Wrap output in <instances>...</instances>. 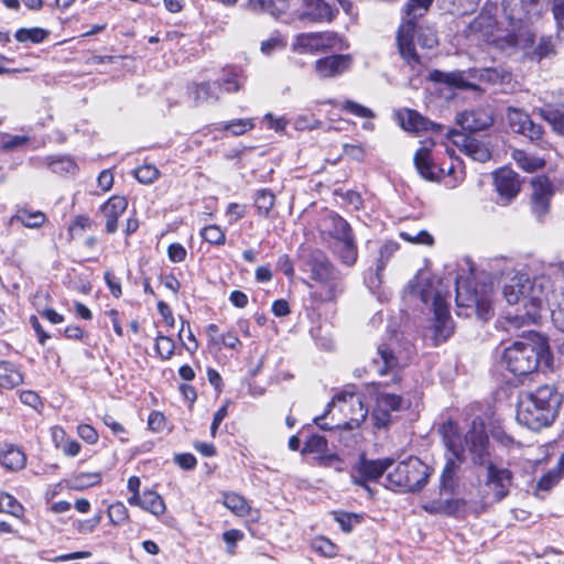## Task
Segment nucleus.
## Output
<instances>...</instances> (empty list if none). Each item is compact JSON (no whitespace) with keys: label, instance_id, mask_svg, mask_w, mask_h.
I'll return each mask as SVG.
<instances>
[{"label":"nucleus","instance_id":"c85d7f7f","mask_svg":"<svg viewBox=\"0 0 564 564\" xmlns=\"http://www.w3.org/2000/svg\"><path fill=\"white\" fill-rule=\"evenodd\" d=\"M511 3L520 6V9H512L511 21L514 22H532L542 13L540 0H512Z\"/></svg>","mask_w":564,"mask_h":564},{"label":"nucleus","instance_id":"e2e57ef3","mask_svg":"<svg viewBox=\"0 0 564 564\" xmlns=\"http://www.w3.org/2000/svg\"><path fill=\"white\" fill-rule=\"evenodd\" d=\"M400 237L403 240L413 242V243L427 245V246L433 243V237L425 230H421L415 235L410 234V232H401Z\"/></svg>","mask_w":564,"mask_h":564},{"label":"nucleus","instance_id":"393cba45","mask_svg":"<svg viewBox=\"0 0 564 564\" xmlns=\"http://www.w3.org/2000/svg\"><path fill=\"white\" fill-rule=\"evenodd\" d=\"M466 507V501L463 499H434L422 505L424 511L430 514H444L449 517H456Z\"/></svg>","mask_w":564,"mask_h":564},{"label":"nucleus","instance_id":"f8f14e48","mask_svg":"<svg viewBox=\"0 0 564 564\" xmlns=\"http://www.w3.org/2000/svg\"><path fill=\"white\" fill-rule=\"evenodd\" d=\"M408 361L409 356L395 352L392 344H381L377 348L376 357L372 358V368L380 376L391 372L393 375L392 382L398 383L401 380L398 371L404 367Z\"/></svg>","mask_w":564,"mask_h":564},{"label":"nucleus","instance_id":"f704fd0d","mask_svg":"<svg viewBox=\"0 0 564 564\" xmlns=\"http://www.w3.org/2000/svg\"><path fill=\"white\" fill-rule=\"evenodd\" d=\"M455 135L462 138L464 151L473 160L478 162H487L490 160L491 153L482 142L458 133Z\"/></svg>","mask_w":564,"mask_h":564},{"label":"nucleus","instance_id":"c9c22d12","mask_svg":"<svg viewBox=\"0 0 564 564\" xmlns=\"http://www.w3.org/2000/svg\"><path fill=\"white\" fill-rule=\"evenodd\" d=\"M290 1L291 0H248V7L252 11H262L276 17L289 9Z\"/></svg>","mask_w":564,"mask_h":564},{"label":"nucleus","instance_id":"6e6d98bb","mask_svg":"<svg viewBox=\"0 0 564 564\" xmlns=\"http://www.w3.org/2000/svg\"><path fill=\"white\" fill-rule=\"evenodd\" d=\"M2 134V151L10 152L21 147H24L29 142L26 135H12L9 133L1 132Z\"/></svg>","mask_w":564,"mask_h":564},{"label":"nucleus","instance_id":"58836bf2","mask_svg":"<svg viewBox=\"0 0 564 564\" xmlns=\"http://www.w3.org/2000/svg\"><path fill=\"white\" fill-rule=\"evenodd\" d=\"M539 115L552 127L558 134L564 135V109L547 106L539 109Z\"/></svg>","mask_w":564,"mask_h":564},{"label":"nucleus","instance_id":"0eeeda50","mask_svg":"<svg viewBox=\"0 0 564 564\" xmlns=\"http://www.w3.org/2000/svg\"><path fill=\"white\" fill-rule=\"evenodd\" d=\"M413 291L425 304L432 302L435 336L437 339L446 340L452 334L453 324L446 301L447 292L443 291L441 281H437L435 286L433 280H427L424 285L415 286Z\"/></svg>","mask_w":564,"mask_h":564},{"label":"nucleus","instance_id":"a18cd8bd","mask_svg":"<svg viewBox=\"0 0 564 564\" xmlns=\"http://www.w3.org/2000/svg\"><path fill=\"white\" fill-rule=\"evenodd\" d=\"M23 506L13 496L7 492L0 494V512L20 518L23 514Z\"/></svg>","mask_w":564,"mask_h":564},{"label":"nucleus","instance_id":"a19ab883","mask_svg":"<svg viewBox=\"0 0 564 564\" xmlns=\"http://www.w3.org/2000/svg\"><path fill=\"white\" fill-rule=\"evenodd\" d=\"M141 509L154 516H160L165 511V503L159 494L147 490L142 494Z\"/></svg>","mask_w":564,"mask_h":564},{"label":"nucleus","instance_id":"5701e85b","mask_svg":"<svg viewBox=\"0 0 564 564\" xmlns=\"http://www.w3.org/2000/svg\"><path fill=\"white\" fill-rule=\"evenodd\" d=\"M401 127L410 132L440 131L441 124L431 121L415 110L405 109L398 113Z\"/></svg>","mask_w":564,"mask_h":564},{"label":"nucleus","instance_id":"f03ea898","mask_svg":"<svg viewBox=\"0 0 564 564\" xmlns=\"http://www.w3.org/2000/svg\"><path fill=\"white\" fill-rule=\"evenodd\" d=\"M562 397L553 386H541L519 394L517 421L532 431L550 426L558 414Z\"/></svg>","mask_w":564,"mask_h":564},{"label":"nucleus","instance_id":"4468645a","mask_svg":"<svg viewBox=\"0 0 564 564\" xmlns=\"http://www.w3.org/2000/svg\"><path fill=\"white\" fill-rule=\"evenodd\" d=\"M391 464L392 460L389 458L370 460L361 456L358 464L352 469V482L364 487L369 495L372 496V490L367 482L379 479Z\"/></svg>","mask_w":564,"mask_h":564},{"label":"nucleus","instance_id":"412c9836","mask_svg":"<svg viewBox=\"0 0 564 564\" xmlns=\"http://www.w3.org/2000/svg\"><path fill=\"white\" fill-rule=\"evenodd\" d=\"M494 122L491 112L486 108L465 110L457 116V123L467 131L485 130Z\"/></svg>","mask_w":564,"mask_h":564},{"label":"nucleus","instance_id":"2eb2a0df","mask_svg":"<svg viewBox=\"0 0 564 564\" xmlns=\"http://www.w3.org/2000/svg\"><path fill=\"white\" fill-rule=\"evenodd\" d=\"M456 304L458 307H475L477 316L482 321H488L494 314L490 295L463 288L458 279H456Z\"/></svg>","mask_w":564,"mask_h":564},{"label":"nucleus","instance_id":"5fc2aeb1","mask_svg":"<svg viewBox=\"0 0 564 564\" xmlns=\"http://www.w3.org/2000/svg\"><path fill=\"white\" fill-rule=\"evenodd\" d=\"M333 514L340 529L346 533L351 532L354 525L360 521V516L355 513L335 511Z\"/></svg>","mask_w":564,"mask_h":564},{"label":"nucleus","instance_id":"a878e982","mask_svg":"<svg viewBox=\"0 0 564 564\" xmlns=\"http://www.w3.org/2000/svg\"><path fill=\"white\" fill-rule=\"evenodd\" d=\"M128 207V200L123 196H111L102 206L101 212L106 217V231L113 234L118 228V218Z\"/></svg>","mask_w":564,"mask_h":564},{"label":"nucleus","instance_id":"603ef678","mask_svg":"<svg viewBox=\"0 0 564 564\" xmlns=\"http://www.w3.org/2000/svg\"><path fill=\"white\" fill-rule=\"evenodd\" d=\"M555 54V45L552 36H541L534 48L533 55L536 59L550 57Z\"/></svg>","mask_w":564,"mask_h":564},{"label":"nucleus","instance_id":"dca6fc26","mask_svg":"<svg viewBox=\"0 0 564 564\" xmlns=\"http://www.w3.org/2000/svg\"><path fill=\"white\" fill-rule=\"evenodd\" d=\"M554 194L552 182L545 176L532 181L531 209L539 221H544L550 213V202Z\"/></svg>","mask_w":564,"mask_h":564},{"label":"nucleus","instance_id":"9d476101","mask_svg":"<svg viewBox=\"0 0 564 564\" xmlns=\"http://www.w3.org/2000/svg\"><path fill=\"white\" fill-rule=\"evenodd\" d=\"M335 405H339L340 412L349 416V421L345 422L349 427H358L365 421L368 414V409L362 402L360 394L354 392H341L336 394L333 400L327 404L325 413L314 419V423L322 430L333 431L334 426L324 423L326 414Z\"/></svg>","mask_w":564,"mask_h":564},{"label":"nucleus","instance_id":"b1692460","mask_svg":"<svg viewBox=\"0 0 564 564\" xmlns=\"http://www.w3.org/2000/svg\"><path fill=\"white\" fill-rule=\"evenodd\" d=\"M434 145L432 140L425 141L414 154V165L420 175L426 180L434 181L443 172L433 163L431 158V148Z\"/></svg>","mask_w":564,"mask_h":564},{"label":"nucleus","instance_id":"3c124183","mask_svg":"<svg viewBox=\"0 0 564 564\" xmlns=\"http://www.w3.org/2000/svg\"><path fill=\"white\" fill-rule=\"evenodd\" d=\"M107 514L113 525L123 524L129 517L128 509L122 502L110 505Z\"/></svg>","mask_w":564,"mask_h":564},{"label":"nucleus","instance_id":"774afa93","mask_svg":"<svg viewBox=\"0 0 564 564\" xmlns=\"http://www.w3.org/2000/svg\"><path fill=\"white\" fill-rule=\"evenodd\" d=\"M552 12L558 28H564V0H552Z\"/></svg>","mask_w":564,"mask_h":564},{"label":"nucleus","instance_id":"37998d69","mask_svg":"<svg viewBox=\"0 0 564 564\" xmlns=\"http://www.w3.org/2000/svg\"><path fill=\"white\" fill-rule=\"evenodd\" d=\"M275 203L274 194L267 188L259 189L254 196V205L258 214L268 217Z\"/></svg>","mask_w":564,"mask_h":564},{"label":"nucleus","instance_id":"680f3d73","mask_svg":"<svg viewBox=\"0 0 564 564\" xmlns=\"http://www.w3.org/2000/svg\"><path fill=\"white\" fill-rule=\"evenodd\" d=\"M313 546L317 552L327 557H334L337 554V546L325 538L315 540Z\"/></svg>","mask_w":564,"mask_h":564},{"label":"nucleus","instance_id":"de8ad7c7","mask_svg":"<svg viewBox=\"0 0 564 564\" xmlns=\"http://www.w3.org/2000/svg\"><path fill=\"white\" fill-rule=\"evenodd\" d=\"M397 250V245L392 242H387L380 247L379 250V258L377 262L376 268V276L380 281L381 280V273L384 270L387 263L389 262L390 258Z\"/></svg>","mask_w":564,"mask_h":564},{"label":"nucleus","instance_id":"39448f33","mask_svg":"<svg viewBox=\"0 0 564 564\" xmlns=\"http://www.w3.org/2000/svg\"><path fill=\"white\" fill-rule=\"evenodd\" d=\"M546 350V345L540 340L539 335L529 332L528 336H522V340H517L505 349L502 361L514 376H525L538 368Z\"/></svg>","mask_w":564,"mask_h":564},{"label":"nucleus","instance_id":"0e129e2a","mask_svg":"<svg viewBox=\"0 0 564 564\" xmlns=\"http://www.w3.org/2000/svg\"><path fill=\"white\" fill-rule=\"evenodd\" d=\"M78 436L88 444H96L99 435L97 431L89 424H79L77 426Z\"/></svg>","mask_w":564,"mask_h":564},{"label":"nucleus","instance_id":"052dcab7","mask_svg":"<svg viewBox=\"0 0 564 564\" xmlns=\"http://www.w3.org/2000/svg\"><path fill=\"white\" fill-rule=\"evenodd\" d=\"M343 108L357 116V117H361V118H373L375 117V113L371 109L360 105V104H357L355 101H351V100H347L345 101V104L343 105Z\"/></svg>","mask_w":564,"mask_h":564},{"label":"nucleus","instance_id":"49530a36","mask_svg":"<svg viewBox=\"0 0 564 564\" xmlns=\"http://www.w3.org/2000/svg\"><path fill=\"white\" fill-rule=\"evenodd\" d=\"M355 429L356 427H349L346 423L344 425H336L335 433L338 434V441L345 447L352 448L357 445L359 434L352 432Z\"/></svg>","mask_w":564,"mask_h":564},{"label":"nucleus","instance_id":"4c0bfd02","mask_svg":"<svg viewBox=\"0 0 564 564\" xmlns=\"http://www.w3.org/2000/svg\"><path fill=\"white\" fill-rule=\"evenodd\" d=\"M512 159L516 161L520 169L529 173L542 169L545 164L543 159L530 155L523 150H513Z\"/></svg>","mask_w":564,"mask_h":564},{"label":"nucleus","instance_id":"1a4fd4ad","mask_svg":"<svg viewBox=\"0 0 564 564\" xmlns=\"http://www.w3.org/2000/svg\"><path fill=\"white\" fill-rule=\"evenodd\" d=\"M449 432H445L444 441L447 448L452 452L453 457L447 458V462L443 468L440 479V494L441 495H453L457 486L456 473L459 469L460 463L464 460L465 452L468 447L458 433H456L454 425L449 423Z\"/></svg>","mask_w":564,"mask_h":564},{"label":"nucleus","instance_id":"a211bd4d","mask_svg":"<svg viewBox=\"0 0 564 564\" xmlns=\"http://www.w3.org/2000/svg\"><path fill=\"white\" fill-rule=\"evenodd\" d=\"M402 406V398L395 393L378 391L376 408L372 412L375 426L387 427L391 421L390 412L399 411Z\"/></svg>","mask_w":564,"mask_h":564},{"label":"nucleus","instance_id":"c03bdc74","mask_svg":"<svg viewBox=\"0 0 564 564\" xmlns=\"http://www.w3.org/2000/svg\"><path fill=\"white\" fill-rule=\"evenodd\" d=\"M48 35V32L41 28H32V29H19L15 32V39L17 41L24 43V42H32V43H42L46 36Z\"/></svg>","mask_w":564,"mask_h":564},{"label":"nucleus","instance_id":"bf43d9fd","mask_svg":"<svg viewBox=\"0 0 564 564\" xmlns=\"http://www.w3.org/2000/svg\"><path fill=\"white\" fill-rule=\"evenodd\" d=\"M481 0H454V12L457 15H467L474 13Z\"/></svg>","mask_w":564,"mask_h":564},{"label":"nucleus","instance_id":"09e8293b","mask_svg":"<svg viewBox=\"0 0 564 564\" xmlns=\"http://www.w3.org/2000/svg\"><path fill=\"white\" fill-rule=\"evenodd\" d=\"M175 344L169 336L158 335L155 350L161 359L169 360L174 355Z\"/></svg>","mask_w":564,"mask_h":564},{"label":"nucleus","instance_id":"864d4df0","mask_svg":"<svg viewBox=\"0 0 564 564\" xmlns=\"http://www.w3.org/2000/svg\"><path fill=\"white\" fill-rule=\"evenodd\" d=\"M200 236L205 241L212 245H223L226 239L225 232L216 225L204 227L200 231Z\"/></svg>","mask_w":564,"mask_h":564},{"label":"nucleus","instance_id":"f3484780","mask_svg":"<svg viewBox=\"0 0 564 564\" xmlns=\"http://www.w3.org/2000/svg\"><path fill=\"white\" fill-rule=\"evenodd\" d=\"M352 58L349 54H335L315 62L314 72L321 79L334 78L350 69Z\"/></svg>","mask_w":564,"mask_h":564},{"label":"nucleus","instance_id":"6e6552de","mask_svg":"<svg viewBox=\"0 0 564 564\" xmlns=\"http://www.w3.org/2000/svg\"><path fill=\"white\" fill-rule=\"evenodd\" d=\"M433 0H409L404 8V17L399 28L397 42L400 55L406 64H421L420 57L413 52L412 37L415 30V21L422 18L430 9Z\"/></svg>","mask_w":564,"mask_h":564},{"label":"nucleus","instance_id":"c756f323","mask_svg":"<svg viewBox=\"0 0 564 564\" xmlns=\"http://www.w3.org/2000/svg\"><path fill=\"white\" fill-rule=\"evenodd\" d=\"M23 382V375L19 367L11 361L0 360V388L13 389Z\"/></svg>","mask_w":564,"mask_h":564},{"label":"nucleus","instance_id":"6ab92c4d","mask_svg":"<svg viewBox=\"0 0 564 564\" xmlns=\"http://www.w3.org/2000/svg\"><path fill=\"white\" fill-rule=\"evenodd\" d=\"M507 119L510 128L516 132L523 134L530 140H539L543 134L540 124L534 123L530 117L519 108L508 107Z\"/></svg>","mask_w":564,"mask_h":564},{"label":"nucleus","instance_id":"423d86ee","mask_svg":"<svg viewBox=\"0 0 564 564\" xmlns=\"http://www.w3.org/2000/svg\"><path fill=\"white\" fill-rule=\"evenodd\" d=\"M431 475L430 467L417 457L400 462L387 475V487L392 490L414 492L421 490Z\"/></svg>","mask_w":564,"mask_h":564},{"label":"nucleus","instance_id":"cd10ccee","mask_svg":"<svg viewBox=\"0 0 564 564\" xmlns=\"http://www.w3.org/2000/svg\"><path fill=\"white\" fill-rule=\"evenodd\" d=\"M335 11L336 10L324 0H305L301 17L312 22H329L334 19Z\"/></svg>","mask_w":564,"mask_h":564},{"label":"nucleus","instance_id":"2f4dec72","mask_svg":"<svg viewBox=\"0 0 564 564\" xmlns=\"http://www.w3.org/2000/svg\"><path fill=\"white\" fill-rule=\"evenodd\" d=\"M0 464L9 470H20L25 467L26 456L14 445H7L6 448L0 452Z\"/></svg>","mask_w":564,"mask_h":564},{"label":"nucleus","instance_id":"13d9d810","mask_svg":"<svg viewBox=\"0 0 564 564\" xmlns=\"http://www.w3.org/2000/svg\"><path fill=\"white\" fill-rule=\"evenodd\" d=\"M562 477V473L554 468L539 479L536 488L540 490H550Z\"/></svg>","mask_w":564,"mask_h":564},{"label":"nucleus","instance_id":"338daca9","mask_svg":"<svg viewBox=\"0 0 564 564\" xmlns=\"http://www.w3.org/2000/svg\"><path fill=\"white\" fill-rule=\"evenodd\" d=\"M93 225L91 219L88 216L85 215H78L74 218L72 225L69 226L68 230L70 235L77 234L78 230H86L89 229Z\"/></svg>","mask_w":564,"mask_h":564},{"label":"nucleus","instance_id":"8fccbe9b","mask_svg":"<svg viewBox=\"0 0 564 564\" xmlns=\"http://www.w3.org/2000/svg\"><path fill=\"white\" fill-rule=\"evenodd\" d=\"M327 451V440L322 435H312L302 449L303 454H324Z\"/></svg>","mask_w":564,"mask_h":564},{"label":"nucleus","instance_id":"7ed1b4c3","mask_svg":"<svg viewBox=\"0 0 564 564\" xmlns=\"http://www.w3.org/2000/svg\"><path fill=\"white\" fill-rule=\"evenodd\" d=\"M299 265L319 285V290L312 292L315 300L332 302L343 293L344 284L340 273L324 251L310 248L302 249Z\"/></svg>","mask_w":564,"mask_h":564},{"label":"nucleus","instance_id":"e433bc0d","mask_svg":"<svg viewBox=\"0 0 564 564\" xmlns=\"http://www.w3.org/2000/svg\"><path fill=\"white\" fill-rule=\"evenodd\" d=\"M220 90L219 82L202 83L195 86L193 95L197 104L215 102L218 100Z\"/></svg>","mask_w":564,"mask_h":564},{"label":"nucleus","instance_id":"7c9ffc66","mask_svg":"<svg viewBox=\"0 0 564 564\" xmlns=\"http://www.w3.org/2000/svg\"><path fill=\"white\" fill-rule=\"evenodd\" d=\"M497 20L495 15L487 9L481 12L468 24L470 33H477L482 36H489L496 29Z\"/></svg>","mask_w":564,"mask_h":564},{"label":"nucleus","instance_id":"4d7b16f0","mask_svg":"<svg viewBox=\"0 0 564 564\" xmlns=\"http://www.w3.org/2000/svg\"><path fill=\"white\" fill-rule=\"evenodd\" d=\"M134 176L142 184H151L158 178L159 171L153 165H143L135 169Z\"/></svg>","mask_w":564,"mask_h":564},{"label":"nucleus","instance_id":"72a5a7b5","mask_svg":"<svg viewBox=\"0 0 564 564\" xmlns=\"http://www.w3.org/2000/svg\"><path fill=\"white\" fill-rule=\"evenodd\" d=\"M20 223L26 228L37 229L46 221V216L40 210L32 212L28 208H19L11 217L10 223Z\"/></svg>","mask_w":564,"mask_h":564},{"label":"nucleus","instance_id":"69168bd1","mask_svg":"<svg viewBox=\"0 0 564 564\" xmlns=\"http://www.w3.org/2000/svg\"><path fill=\"white\" fill-rule=\"evenodd\" d=\"M166 420L165 416L158 411H153L150 413L148 419L149 429L153 432H162L165 427Z\"/></svg>","mask_w":564,"mask_h":564},{"label":"nucleus","instance_id":"473e14b6","mask_svg":"<svg viewBox=\"0 0 564 564\" xmlns=\"http://www.w3.org/2000/svg\"><path fill=\"white\" fill-rule=\"evenodd\" d=\"M414 41H416V43L423 47V48H433L437 45L438 41H437V36H436V33L434 32V30L432 28H429V26H417L415 24V30L413 32V37H412V50L413 52L421 58V56L416 53L415 51V47H414ZM420 62H422L420 59ZM412 69H415L416 66H422L423 63L421 64H415V65H411L409 64Z\"/></svg>","mask_w":564,"mask_h":564},{"label":"nucleus","instance_id":"9b49d317","mask_svg":"<svg viewBox=\"0 0 564 564\" xmlns=\"http://www.w3.org/2000/svg\"><path fill=\"white\" fill-rule=\"evenodd\" d=\"M495 72L489 68L484 69H468V70H455V72H441L433 70L430 73L429 78L435 83H444L451 87L458 89H470L476 90L478 87L470 83L469 79L490 80L491 75Z\"/></svg>","mask_w":564,"mask_h":564},{"label":"nucleus","instance_id":"f257e3e1","mask_svg":"<svg viewBox=\"0 0 564 564\" xmlns=\"http://www.w3.org/2000/svg\"><path fill=\"white\" fill-rule=\"evenodd\" d=\"M503 296L510 305L521 303L524 312H508L505 316L507 330L519 329L530 324H535L540 318V311L544 299L542 290L536 283H532L527 274L518 273L503 285Z\"/></svg>","mask_w":564,"mask_h":564},{"label":"nucleus","instance_id":"bb28decb","mask_svg":"<svg viewBox=\"0 0 564 564\" xmlns=\"http://www.w3.org/2000/svg\"><path fill=\"white\" fill-rule=\"evenodd\" d=\"M334 256L347 267H352L358 258V248L355 236H350L339 241H329Z\"/></svg>","mask_w":564,"mask_h":564},{"label":"nucleus","instance_id":"aec40b11","mask_svg":"<svg viewBox=\"0 0 564 564\" xmlns=\"http://www.w3.org/2000/svg\"><path fill=\"white\" fill-rule=\"evenodd\" d=\"M495 186L502 199L509 203L520 192V180L518 174L508 167L499 169L495 175Z\"/></svg>","mask_w":564,"mask_h":564},{"label":"nucleus","instance_id":"20e7f679","mask_svg":"<svg viewBox=\"0 0 564 564\" xmlns=\"http://www.w3.org/2000/svg\"><path fill=\"white\" fill-rule=\"evenodd\" d=\"M465 443L475 465L486 466V485L494 494L496 501H501L509 495L512 473L505 467H498L489 459L488 436L482 426L473 427L465 435Z\"/></svg>","mask_w":564,"mask_h":564},{"label":"nucleus","instance_id":"ddd939ff","mask_svg":"<svg viewBox=\"0 0 564 564\" xmlns=\"http://www.w3.org/2000/svg\"><path fill=\"white\" fill-rule=\"evenodd\" d=\"M339 37L334 32L301 33L296 35L293 51L297 53H321L336 48Z\"/></svg>","mask_w":564,"mask_h":564},{"label":"nucleus","instance_id":"79ce46f5","mask_svg":"<svg viewBox=\"0 0 564 564\" xmlns=\"http://www.w3.org/2000/svg\"><path fill=\"white\" fill-rule=\"evenodd\" d=\"M224 505L239 517H245L250 511L247 500L236 492L224 494Z\"/></svg>","mask_w":564,"mask_h":564},{"label":"nucleus","instance_id":"ea45409f","mask_svg":"<svg viewBox=\"0 0 564 564\" xmlns=\"http://www.w3.org/2000/svg\"><path fill=\"white\" fill-rule=\"evenodd\" d=\"M254 128L253 119H235L227 122H221L218 124L216 130H221L230 133L234 137H239Z\"/></svg>","mask_w":564,"mask_h":564},{"label":"nucleus","instance_id":"4be33fe9","mask_svg":"<svg viewBox=\"0 0 564 564\" xmlns=\"http://www.w3.org/2000/svg\"><path fill=\"white\" fill-rule=\"evenodd\" d=\"M321 232L325 239L330 241H339L354 235L350 225L338 214L327 215L321 224Z\"/></svg>","mask_w":564,"mask_h":564}]
</instances>
